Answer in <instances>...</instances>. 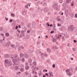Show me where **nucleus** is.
I'll return each instance as SVG.
<instances>
[{
	"mask_svg": "<svg viewBox=\"0 0 77 77\" xmlns=\"http://www.w3.org/2000/svg\"><path fill=\"white\" fill-rule=\"evenodd\" d=\"M45 9L46 10V11L45 10V12H47L48 11V9L47 8H45Z\"/></svg>",
	"mask_w": 77,
	"mask_h": 77,
	"instance_id": "34",
	"label": "nucleus"
},
{
	"mask_svg": "<svg viewBox=\"0 0 77 77\" xmlns=\"http://www.w3.org/2000/svg\"><path fill=\"white\" fill-rule=\"evenodd\" d=\"M27 11L26 10H24L22 11V14L23 15H26L27 14Z\"/></svg>",
	"mask_w": 77,
	"mask_h": 77,
	"instance_id": "3",
	"label": "nucleus"
},
{
	"mask_svg": "<svg viewBox=\"0 0 77 77\" xmlns=\"http://www.w3.org/2000/svg\"><path fill=\"white\" fill-rule=\"evenodd\" d=\"M41 73H40L38 74V75H41Z\"/></svg>",
	"mask_w": 77,
	"mask_h": 77,
	"instance_id": "63",
	"label": "nucleus"
},
{
	"mask_svg": "<svg viewBox=\"0 0 77 77\" xmlns=\"http://www.w3.org/2000/svg\"><path fill=\"white\" fill-rule=\"evenodd\" d=\"M49 26H50V27H52L53 25H52V24H51V25H49Z\"/></svg>",
	"mask_w": 77,
	"mask_h": 77,
	"instance_id": "50",
	"label": "nucleus"
},
{
	"mask_svg": "<svg viewBox=\"0 0 77 77\" xmlns=\"http://www.w3.org/2000/svg\"><path fill=\"white\" fill-rule=\"evenodd\" d=\"M20 55V57H24V54L22 53H21L20 54H19Z\"/></svg>",
	"mask_w": 77,
	"mask_h": 77,
	"instance_id": "6",
	"label": "nucleus"
},
{
	"mask_svg": "<svg viewBox=\"0 0 77 77\" xmlns=\"http://www.w3.org/2000/svg\"><path fill=\"white\" fill-rule=\"evenodd\" d=\"M31 25V24H30V23H28V26H27V27L29 28V27H30Z\"/></svg>",
	"mask_w": 77,
	"mask_h": 77,
	"instance_id": "17",
	"label": "nucleus"
},
{
	"mask_svg": "<svg viewBox=\"0 0 77 77\" xmlns=\"http://www.w3.org/2000/svg\"><path fill=\"white\" fill-rule=\"evenodd\" d=\"M50 33H51V34H52L53 33H54V31H51L50 32Z\"/></svg>",
	"mask_w": 77,
	"mask_h": 77,
	"instance_id": "33",
	"label": "nucleus"
},
{
	"mask_svg": "<svg viewBox=\"0 0 77 77\" xmlns=\"http://www.w3.org/2000/svg\"><path fill=\"white\" fill-rule=\"evenodd\" d=\"M48 74H49V75H51V74H52V73L51 72H49L48 73Z\"/></svg>",
	"mask_w": 77,
	"mask_h": 77,
	"instance_id": "31",
	"label": "nucleus"
},
{
	"mask_svg": "<svg viewBox=\"0 0 77 77\" xmlns=\"http://www.w3.org/2000/svg\"><path fill=\"white\" fill-rule=\"evenodd\" d=\"M5 56L6 58H9V54H5Z\"/></svg>",
	"mask_w": 77,
	"mask_h": 77,
	"instance_id": "10",
	"label": "nucleus"
},
{
	"mask_svg": "<svg viewBox=\"0 0 77 77\" xmlns=\"http://www.w3.org/2000/svg\"><path fill=\"white\" fill-rule=\"evenodd\" d=\"M46 25L48 26H50V25L49 24V23H48L47 22L46 23Z\"/></svg>",
	"mask_w": 77,
	"mask_h": 77,
	"instance_id": "30",
	"label": "nucleus"
},
{
	"mask_svg": "<svg viewBox=\"0 0 77 77\" xmlns=\"http://www.w3.org/2000/svg\"><path fill=\"white\" fill-rule=\"evenodd\" d=\"M75 18H77V14H75Z\"/></svg>",
	"mask_w": 77,
	"mask_h": 77,
	"instance_id": "42",
	"label": "nucleus"
},
{
	"mask_svg": "<svg viewBox=\"0 0 77 77\" xmlns=\"http://www.w3.org/2000/svg\"><path fill=\"white\" fill-rule=\"evenodd\" d=\"M20 32H21L20 33L21 34V35H22V36H24V31H20Z\"/></svg>",
	"mask_w": 77,
	"mask_h": 77,
	"instance_id": "7",
	"label": "nucleus"
},
{
	"mask_svg": "<svg viewBox=\"0 0 77 77\" xmlns=\"http://www.w3.org/2000/svg\"><path fill=\"white\" fill-rule=\"evenodd\" d=\"M34 72H35V74H37V72H34V71H33V73H34Z\"/></svg>",
	"mask_w": 77,
	"mask_h": 77,
	"instance_id": "53",
	"label": "nucleus"
},
{
	"mask_svg": "<svg viewBox=\"0 0 77 77\" xmlns=\"http://www.w3.org/2000/svg\"><path fill=\"white\" fill-rule=\"evenodd\" d=\"M29 63H32V60H30V62H29Z\"/></svg>",
	"mask_w": 77,
	"mask_h": 77,
	"instance_id": "59",
	"label": "nucleus"
},
{
	"mask_svg": "<svg viewBox=\"0 0 77 77\" xmlns=\"http://www.w3.org/2000/svg\"><path fill=\"white\" fill-rule=\"evenodd\" d=\"M20 48H19L18 49V51H20Z\"/></svg>",
	"mask_w": 77,
	"mask_h": 77,
	"instance_id": "60",
	"label": "nucleus"
},
{
	"mask_svg": "<svg viewBox=\"0 0 77 77\" xmlns=\"http://www.w3.org/2000/svg\"><path fill=\"white\" fill-rule=\"evenodd\" d=\"M69 69H66V72L67 74L68 73V72H69Z\"/></svg>",
	"mask_w": 77,
	"mask_h": 77,
	"instance_id": "22",
	"label": "nucleus"
},
{
	"mask_svg": "<svg viewBox=\"0 0 77 77\" xmlns=\"http://www.w3.org/2000/svg\"><path fill=\"white\" fill-rule=\"evenodd\" d=\"M59 2L60 3H62L63 2V0H59Z\"/></svg>",
	"mask_w": 77,
	"mask_h": 77,
	"instance_id": "20",
	"label": "nucleus"
},
{
	"mask_svg": "<svg viewBox=\"0 0 77 77\" xmlns=\"http://www.w3.org/2000/svg\"><path fill=\"white\" fill-rule=\"evenodd\" d=\"M67 75H69V76H71V75H72V73H71L70 72H69V73H67Z\"/></svg>",
	"mask_w": 77,
	"mask_h": 77,
	"instance_id": "13",
	"label": "nucleus"
},
{
	"mask_svg": "<svg viewBox=\"0 0 77 77\" xmlns=\"http://www.w3.org/2000/svg\"><path fill=\"white\" fill-rule=\"evenodd\" d=\"M48 74V73H46L45 74V75H47Z\"/></svg>",
	"mask_w": 77,
	"mask_h": 77,
	"instance_id": "62",
	"label": "nucleus"
},
{
	"mask_svg": "<svg viewBox=\"0 0 77 77\" xmlns=\"http://www.w3.org/2000/svg\"><path fill=\"white\" fill-rule=\"evenodd\" d=\"M22 62H25V59L24 58H23L22 59Z\"/></svg>",
	"mask_w": 77,
	"mask_h": 77,
	"instance_id": "21",
	"label": "nucleus"
},
{
	"mask_svg": "<svg viewBox=\"0 0 77 77\" xmlns=\"http://www.w3.org/2000/svg\"><path fill=\"white\" fill-rule=\"evenodd\" d=\"M45 72H47L48 71L47 70H46L45 69Z\"/></svg>",
	"mask_w": 77,
	"mask_h": 77,
	"instance_id": "55",
	"label": "nucleus"
},
{
	"mask_svg": "<svg viewBox=\"0 0 77 77\" xmlns=\"http://www.w3.org/2000/svg\"><path fill=\"white\" fill-rule=\"evenodd\" d=\"M74 59V58H71V60H73Z\"/></svg>",
	"mask_w": 77,
	"mask_h": 77,
	"instance_id": "51",
	"label": "nucleus"
},
{
	"mask_svg": "<svg viewBox=\"0 0 77 77\" xmlns=\"http://www.w3.org/2000/svg\"><path fill=\"white\" fill-rule=\"evenodd\" d=\"M20 59V57H18L16 59V60H17V61H19Z\"/></svg>",
	"mask_w": 77,
	"mask_h": 77,
	"instance_id": "24",
	"label": "nucleus"
},
{
	"mask_svg": "<svg viewBox=\"0 0 77 77\" xmlns=\"http://www.w3.org/2000/svg\"><path fill=\"white\" fill-rule=\"evenodd\" d=\"M8 66H12V63L11 62L8 61Z\"/></svg>",
	"mask_w": 77,
	"mask_h": 77,
	"instance_id": "9",
	"label": "nucleus"
},
{
	"mask_svg": "<svg viewBox=\"0 0 77 77\" xmlns=\"http://www.w3.org/2000/svg\"><path fill=\"white\" fill-rule=\"evenodd\" d=\"M30 30L27 31V33H30Z\"/></svg>",
	"mask_w": 77,
	"mask_h": 77,
	"instance_id": "46",
	"label": "nucleus"
},
{
	"mask_svg": "<svg viewBox=\"0 0 77 77\" xmlns=\"http://www.w3.org/2000/svg\"><path fill=\"white\" fill-rule=\"evenodd\" d=\"M25 8H26V9H28V6H27V5H26L25 6Z\"/></svg>",
	"mask_w": 77,
	"mask_h": 77,
	"instance_id": "38",
	"label": "nucleus"
},
{
	"mask_svg": "<svg viewBox=\"0 0 77 77\" xmlns=\"http://www.w3.org/2000/svg\"><path fill=\"white\" fill-rule=\"evenodd\" d=\"M45 37L46 38H48V35H46Z\"/></svg>",
	"mask_w": 77,
	"mask_h": 77,
	"instance_id": "61",
	"label": "nucleus"
},
{
	"mask_svg": "<svg viewBox=\"0 0 77 77\" xmlns=\"http://www.w3.org/2000/svg\"><path fill=\"white\" fill-rule=\"evenodd\" d=\"M24 73H25L26 74V75H28L29 74V73H28V72H25Z\"/></svg>",
	"mask_w": 77,
	"mask_h": 77,
	"instance_id": "27",
	"label": "nucleus"
},
{
	"mask_svg": "<svg viewBox=\"0 0 77 77\" xmlns=\"http://www.w3.org/2000/svg\"><path fill=\"white\" fill-rule=\"evenodd\" d=\"M11 47H12V48H15V45H11Z\"/></svg>",
	"mask_w": 77,
	"mask_h": 77,
	"instance_id": "23",
	"label": "nucleus"
},
{
	"mask_svg": "<svg viewBox=\"0 0 77 77\" xmlns=\"http://www.w3.org/2000/svg\"><path fill=\"white\" fill-rule=\"evenodd\" d=\"M17 32H18V33H20V31L19 29H17Z\"/></svg>",
	"mask_w": 77,
	"mask_h": 77,
	"instance_id": "45",
	"label": "nucleus"
},
{
	"mask_svg": "<svg viewBox=\"0 0 77 77\" xmlns=\"http://www.w3.org/2000/svg\"><path fill=\"white\" fill-rule=\"evenodd\" d=\"M9 33H5V36L7 37H8V36H9Z\"/></svg>",
	"mask_w": 77,
	"mask_h": 77,
	"instance_id": "14",
	"label": "nucleus"
},
{
	"mask_svg": "<svg viewBox=\"0 0 77 77\" xmlns=\"http://www.w3.org/2000/svg\"><path fill=\"white\" fill-rule=\"evenodd\" d=\"M58 37L59 36H60V37H62V35L60 34H59V35H58Z\"/></svg>",
	"mask_w": 77,
	"mask_h": 77,
	"instance_id": "39",
	"label": "nucleus"
},
{
	"mask_svg": "<svg viewBox=\"0 0 77 77\" xmlns=\"http://www.w3.org/2000/svg\"><path fill=\"white\" fill-rule=\"evenodd\" d=\"M53 30H54L55 31H56V28L53 27Z\"/></svg>",
	"mask_w": 77,
	"mask_h": 77,
	"instance_id": "37",
	"label": "nucleus"
},
{
	"mask_svg": "<svg viewBox=\"0 0 77 77\" xmlns=\"http://www.w3.org/2000/svg\"><path fill=\"white\" fill-rule=\"evenodd\" d=\"M18 61L17 60V59L14 60H13V62L14 63V64H13V65H15V63L16 62H17Z\"/></svg>",
	"mask_w": 77,
	"mask_h": 77,
	"instance_id": "4",
	"label": "nucleus"
},
{
	"mask_svg": "<svg viewBox=\"0 0 77 77\" xmlns=\"http://www.w3.org/2000/svg\"><path fill=\"white\" fill-rule=\"evenodd\" d=\"M71 6H74V3L71 2Z\"/></svg>",
	"mask_w": 77,
	"mask_h": 77,
	"instance_id": "36",
	"label": "nucleus"
},
{
	"mask_svg": "<svg viewBox=\"0 0 77 77\" xmlns=\"http://www.w3.org/2000/svg\"><path fill=\"white\" fill-rule=\"evenodd\" d=\"M13 20L12 19H10L9 20V21L10 22V23H12V22Z\"/></svg>",
	"mask_w": 77,
	"mask_h": 77,
	"instance_id": "35",
	"label": "nucleus"
},
{
	"mask_svg": "<svg viewBox=\"0 0 77 77\" xmlns=\"http://www.w3.org/2000/svg\"><path fill=\"white\" fill-rule=\"evenodd\" d=\"M45 56H46V57H47V56H48V55H47V54L45 53Z\"/></svg>",
	"mask_w": 77,
	"mask_h": 77,
	"instance_id": "44",
	"label": "nucleus"
},
{
	"mask_svg": "<svg viewBox=\"0 0 77 77\" xmlns=\"http://www.w3.org/2000/svg\"><path fill=\"white\" fill-rule=\"evenodd\" d=\"M54 8L55 10H56V11L58 10V7L56 5L54 6Z\"/></svg>",
	"mask_w": 77,
	"mask_h": 77,
	"instance_id": "5",
	"label": "nucleus"
},
{
	"mask_svg": "<svg viewBox=\"0 0 77 77\" xmlns=\"http://www.w3.org/2000/svg\"><path fill=\"white\" fill-rule=\"evenodd\" d=\"M32 63L34 65H36V63H35V62H33Z\"/></svg>",
	"mask_w": 77,
	"mask_h": 77,
	"instance_id": "32",
	"label": "nucleus"
},
{
	"mask_svg": "<svg viewBox=\"0 0 77 77\" xmlns=\"http://www.w3.org/2000/svg\"><path fill=\"white\" fill-rule=\"evenodd\" d=\"M18 26H16L15 28L16 29H18Z\"/></svg>",
	"mask_w": 77,
	"mask_h": 77,
	"instance_id": "48",
	"label": "nucleus"
},
{
	"mask_svg": "<svg viewBox=\"0 0 77 77\" xmlns=\"http://www.w3.org/2000/svg\"><path fill=\"white\" fill-rule=\"evenodd\" d=\"M66 2H67V3H70L71 2V0H67Z\"/></svg>",
	"mask_w": 77,
	"mask_h": 77,
	"instance_id": "25",
	"label": "nucleus"
},
{
	"mask_svg": "<svg viewBox=\"0 0 77 77\" xmlns=\"http://www.w3.org/2000/svg\"><path fill=\"white\" fill-rule=\"evenodd\" d=\"M25 68L26 70H28V69H29V66H27L26 67H25Z\"/></svg>",
	"mask_w": 77,
	"mask_h": 77,
	"instance_id": "12",
	"label": "nucleus"
},
{
	"mask_svg": "<svg viewBox=\"0 0 77 77\" xmlns=\"http://www.w3.org/2000/svg\"><path fill=\"white\" fill-rule=\"evenodd\" d=\"M56 66V65L54 64H53V65L52 66L53 68H55V66Z\"/></svg>",
	"mask_w": 77,
	"mask_h": 77,
	"instance_id": "29",
	"label": "nucleus"
},
{
	"mask_svg": "<svg viewBox=\"0 0 77 77\" xmlns=\"http://www.w3.org/2000/svg\"><path fill=\"white\" fill-rule=\"evenodd\" d=\"M18 69V66H16L15 70H17V69Z\"/></svg>",
	"mask_w": 77,
	"mask_h": 77,
	"instance_id": "26",
	"label": "nucleus"
},
{
	"mask_svg": "<svg viewBox=\"0 0 77 77\" xmlns=\"http://www.w3.org/2000/svg\"><path fill=\"white\" fill-rule=\"evenodd\" d=\"M73 41H74V43H76V42H77V41L75 40H73Z\"/></svg>",
	"mask_w": 77,
	"mask_h": 77,
	"instance_id": "41",
	"label": "nucleus"
},
{
	"mask_svg": "<svg viewBox=\"0 0 77 77\" xmlns=\"http://www.w3.org/2000/svg\"><path fill=\"white\" fill-rule=\"evenodd\" d=\"M18 27L20 28H21V26H20V25H19Z\"/></svg>",
	"mask_w": 77,
	"mask_h": 77,
	"instance_id": "56",
	"label": "nucleus"
},
{
	"mask_svg": "<svg viewBox=\"0 0 77 77\" xmlns=\"http://www.w3.org/2000/svg\"><path fill=\"white\" fill-rule=\"evenodd\" d=\"M29 57V55L28 54L26 53H24V57L26 59H28Z\"/></svg>",
	"mask_w": 77,
	"mask_h": 77,
	"instance_id": "2",
	"label": "nucleus"
},
{
	"mask_svg": "<svg viewBox=\"0 0 77 77\" xmlns=\"http://www.w3.org/2000/svg\"><path fill=\"white\" fill-rule=\"evenodd\" d=\"M11 44V42H8L7 43V45L8 47H9V46H10Z\"/></svg>",
	"mask_w": 77,
	"mask_h": 77,
	"instance_id": "11",
	"label": "nucleus"
},
{
	"mask_svg": "<svg viewBox=\"0 0 77 77\" xmlns=\"http://www.w3.org/2000/svg\"><path fill=\"white\" fill-rule=\"evenodd\" d=\"M57 26H61V24H59V23H57Z\"/></svg>",
	"mask_w": 77,
	"mask_h": 77,
	"instance_id": "40",
	"label": "nucleus"
},
{
	"mask_svg": "<svg viewBox=\"0 0 77 77\" xmlns=\"http://www.w3.org/2000/svg\"><path fill=\"white\" fill-rule=\"evenodd\" d=\"M55 37H56V38H59V36L57 37V36L56 35H55Z\"/></svg>",
	"mask_w": 77,
	"mask_h": 77,
	"instance_id": "47",
	"label": "nucleus"
},
{
	"mask_svg": "<svg viewBox=\"0 0 77 77\" xmlns=\"http://www.w3.org/2000/svg\"><path fill=\"white\" fill-rule=\"evenodd\" d=\"M63 41H65V38H64V36H62L61 37Z\"/></svg>",
	"mask_w": 77,
	"mask_h": 77,
	"instance_id": "28",
	"label": "nucleus"
},
{
	"mask_svg": "<svg viewBox=\"0 0 77 77\" xmlns=\"http://www.w3.org/2000/svg\"><path fill=\"white\" fill-rule=\"evenodd\" d=\"M2 30H3V28H1V29H0V30L1 31H2Z\"/></svg>",
	"mask_w": 77,
	"mask_h": 77,
	"instance_id": "49",
	"label": "nucleus"
},
{
	"mask_svg": "<svg viewBox=\"0 0 77 77\" xmlns=\"http://www.w3.org/2000/svg\"><path fill=\"white\" fill-rule=\"evenodd\" d=\"M74 26L73 25H70L69 27V30H70L71 32L74 31Z\"/></svg>",
	"mask_w": 77,
	"mask_h": 77,
	"instance_id": "1",
	"label": "nucleus"
},
{
	"mask_svg": "<svg viewBox=\"0 0 77 77\" xmlns=\"http://www.w3.org/2000/svg\"><path fill=\"white\" fill-rule=\"evenodd\" d=\"M63 27H64V26H62L61 29H63Z\"/></svg>",
	"mask_w": 77,
	"mask_h": 77,
	"instance_id": "57",
	"label": "nucleus"
},
{
	"mask_svg": "<svg viewBox=\"0 0 77 77\" xmlns=\"http://www.w3.org/2000/svg\"><path fill=\"white\" fill-rule=\"evenodd\" d=\"M5 19L6 20V21H8V19L6 17H5Z\"/></svg>",
	"mask_w": 77,
	"mask_h": 77,
	"instance_id": "43",
	"label": "nucleus"
},
{
	"mask_svg": "<svg viewBox=\"0 0 77 77\" xmlns=\"http://www.w3.org/2000/svg\"><path fill=\"white\" fill-rule=\"evenodd\" d=\"M11 16H12L13 17H15V15L14 14V13H11Z\"/></svg>",
	"mask_w": 77,
	"mask_h": 77,
	"instance_id": "16",
	"label": "nucleus"
},
{
	"mask_svg": "<svg viewBox=\"0 0 77 77\" xmlns=\"http://www.w3.org/2000/svg\"><path fill=\"white\" fill-rule=\"evenodd\" d=\"M53 40V42H55V41H56V40H57V39L55 38H53L52 39Z\"/></svg>",
	"mask_w": 77,
	"mask_h": 77,
	"instance_id": "18",
	"label": "nucleus"
},
{
	"mask_svg": "<svg viewBox=\"0 0 77 77\" xmlns=\"http://www.w3.org/2000/svg\"><path fill=\"white\" fill-rule=\"evenodd\" d=\"M24 69H23V68H21L20 69V71H21V72H22V71H24Z\"/></svg>",
	"mask_w": 77,
	"mask_h": 77,
	"instance_id": "15",
	"label": "nucleus"
},
{
	"mask_svg": "<svg viewBox=\"0 0 77 77\" xmlns=\"http://www.w3.org/2000/svg\"><path fill=\"white\" fill-rule=\"evenodd\" d=\"M23 36V35H20V38H21V36Z\"/></svg>",
	"mask_w": 77,
	"mask_h": 77,
	"instance_id": "58",
	"label": "nucleus"
},
{
	"mask_svg": "<svg viewBox=\"0 0 77 77\" xmlns=\"http://www.w3.org/2000/svg\"><path fill=\"white\" fill-rule=\"evenodd\" d=\"M67 46H68V47H69V44H67Z\"/></svg>",
	"mask_w": 77,
	"mask_h": 77,
	"instance_id": "54",
	"label": "nucleus"
},
{
	"mask_svg": "<svg viewBox=\"0 0 77 77\" xmlns=\"http://www.w3.org/2000/svg\"><path fill=\"white\" fill-rule=\"evenodd\" d=\"M9 61L7 59H5V60L4 63L5 64H8Z\"/></svg>",
	"mask_w": 77,
	"mask_h": 77,
	"instance_id": "8",
	"label": "nucleus"
},
{
	"mask_svg": "<svg viewBox=\"0 0 77 77\" xmlns=\"http://www.w3.org/2000/svg\"><path fill=\"white\" fill-rule=\"evenodd\" d=\"M1 35H2V36H4V34H1Z\"/></svg>",
	"mask_w": 77,
	"mask_h": 77,
	"instance_id": "52",
	"label": "nucleus"
},
{
	"mask_svg": "<svg viewBox=\"0 0 77 77\" xmlns=\"http://www.w3.org/2000/svg\"><path fill=\"white\" fill-rule=\"evenodd\" d=\"M45 77V75H43V77Z\"/></svg>",
	"mask_w": 77,
	"mask_h": 77,
	"instance_id": "64",
	"label": "nucleus"
},
{
	"mask_svg": "<svg viewBox=\"0 0 77 77\" xmlns=\"http://www.w3.org/2000/svg\"><path fill=\"white\" fill-rule=\"evenodd\" d=\"M18 56L17 55H15L14 56V59H17V57H18Z\"/></svg>",
	"mask_w": 77,
	"mask_h": 77,
	"instance_id": "19",
	"label": "nucleus"
}]
</instances>
